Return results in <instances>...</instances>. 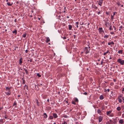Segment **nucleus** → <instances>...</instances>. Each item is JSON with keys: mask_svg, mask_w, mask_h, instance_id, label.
Returning a JSON list of instances; mask_svg holds the SVG:
<instances>
[{"mask_svg": "<svg viewBox=\"0 0 124 124\" xmlns=\"http://www.w3.org/2000/svg\"><path fill=\"white\" fill-rule=\"evenodd\" d=\"M6 90L7 92H5V94L7 95H10L11 94V90H9L8 87H6Z\"/></svg>", "mask_w": 124, "mask_h": 124, "instance_id": "1", "label": "nucleus"}, {"mask_svg": "<svg viewBox=\"0 0 124 124\" xmlns=\"http://www.w3.org/2000/svg\"><path fill=\"white\" fill-rule=\"evenodd\" d=\"M117 62L120 63L121 65H123L124 63V60H122L121 59L119 58L117 60Z\"/></svg>", "mask_w": 124, "mask_h": 124, "instance_id": "2", "label": "nucleus"}, {"mask_svg": "<svg viewBox=\"0 0 124 124\" xmlns=\"http://www.w3.org/2000/svg\"><path fill=\"white\" fill-rule=\"evenodd\" d=\"M113 123L114 124H116L117 122L118 121V120H119L118 118V117H116L115 118H113Z\"/></svg>", "mask_w": 124, "mask_h": 124, "instance_id": "3", "label": "nucleus"}, {"mask_svg": "<svg viewBox=\"0 0 124 124\" xmlns=\"http://www.w3.org/2000/svg\"><path fill=\"white\" fill-rule=\"evenodd\" d=\"M97 2H98V5H99L100 6H101L103 3V0H99V1H97Z\"/></svg>", "mask_w": 124, "mask_h": 124, "instance_id": "4", "label": "nucleus"}, {"mask_svg": "<svg viewBox=\"0 0 124 124\" xmlns=\"http://www.w3.org/2000/svg\"><path fill=\"white\" fill-rule=\"evenodd\" d=\"M117 12H114L113 13V15H111V19L113 20L114 19V16L116 15V14H117Z\"/></svg>", "mask_w": 124, "mask_h": 124, "instance_id": "5", "label": "nucleus"}, {"mask_svg": "<svg viewBox=\"0 0 124 124\" xmlns=\"http://www.w3.org/2000/svg\"><path fill=\"white\" fill-rule=\"evenodd\" d=\"M98 30H99V32H100V33L101 32H102L103 33L104 32V31L103 30L102 27H100Z\"/></svg>", "mask_w": 124, "mask_h": 124, "instance_id": "6", "label": "nucleus"}, {"mask_svg": "<svg viewBox=\"0 0 124 124\" xmlns=\"http://www.w3.org/2000/svg\"><path fill=\"white\" fill-rule=\"evenodd\" d=\"M103 118V117L102 116H99V122H100L102 121Z\"/></svg>", "mask_w": 124, "mask_h": 124, "instance_id": "7", "label": "nucleus"}, {"mask_svg": "<svg viewBox=\"0 0 124 124\" xmlns=\"http://www.w3.org/2000/svg\"><path fill=\"white\" fill-rule=\"evenodd\" d=\"M112 111L111 110H109L106 112L107 115L108 116H109L110 114L111 113Z\"/></svg>", "mask_w": 124, "mask_h": 124, "instance_id": "8", "label": "nucleus"}, {"mask_svg": "<svg viewBox=\"0 0 124 124\" xmlns=\"http://www.w3.org/2000/svg\"><path fill=\"white\" fill-rule=\"evenodd\" d=\"M42 116H43L44 118H46L47 117V115L46 113H44Z\"/></svg>", "mask_w": 124, "mask_h": 124, "instance_id": "9", "label": "nucleus"}, {"mask_svg": "<svg viewBox=\"0 0 124 124\" xmlns=\"http://www.w3.org/2000/svg\"><path fill=\"white\" fill-rule=\"evenodd\" d=\"M97 113L100 115H101V111L100 109H99L97 110Z\"/></svg>", "mask_w": 124, "mask_h": 124, "instance_id": "10", "label": "nucleus"}, {"mask_svg": "<svg viewBox=\"0 0 124 124\" xmlns=\"http://www.w3.org/2000/svg\"><path fill=\"white\" fill-rule=\"evenodd\" d=\"M53 116L54 118H55L58 117V116L56 113H54L53 114Z\"/></svg>", "mask_w": 124, "mask_h": 124, "instance_id": "11", "label": "nucleus"}, {"mask_svg": "<svg viewBox=\"0 0 124 124\" xmlns=\"http://www.w3.org/2000/svg\"><path fill=\"white\" fill-rule=\"evenodd\" d=\"M23 58H20L19 61V64L20 65H21L22 63V60Z\"/></svg>", "mask_w": 124, "mask_h": 124, "instance_id": "12", "label": "nucleus"}, {"mask_svg": "<svg viewBox=\"0 0 124 124\" xmlns=\"http://www.w3.org/2000/svg\"><path fill=\"white\" fill-rule=\"evenodd\" d=\"M92 7L94 8L95 9H98V7L95 6V5H92Z\"/></svg>", "mask_w": 124, "mask_h": 124, "instance_id": "13", "label": "nucleus"}, {"mask_svg": "<svg viewBox=\"0 0 124 124\" xmlns=\"http://www.w3.org/2000/svg\"><path fill=\"white\" fill-rule=\"evenodd\" d=\"M50 41V40L49 38L48 37H46V43H48V42H49Z\"/></svg>", "mask_w": 124, "mask_h": 124, "instance_id": "14", "label": "nucleus"}, {"mask_svg": "<svg viewBox=\"0 0 124 124\" xmlns=\"http://www.w3.org/2000/svg\"><path fill=\"white\" fill-rule=\"evenodd\" d=\"M15 105L16 106H15V108L16 107V105H17V103L16 102V101H14V102L13 103V106H14Z\"/></svg>", "mask_w": 124, "mask_h": 124, "instance_id": "15", "label": "nucleus"}, {"mask_svg": "<svg viewBox=\"0 0 124 124\" xmlns=\"http://www.w3.org/2000/svg\"><path fill=\"white\" fill-rule=\"evenodd\" d=\"M124 122L123 120V119H120L119 121V123L120 124H122Z\"/></svg>", "mask_w": 124, "mask_h": 124, "instance_id": "16", "label": "nucleus"}, {"mask_svg": "<svg viewBox=\"0 0 124 124\" xmlns=\"http://www.w3.org/2000/svg\"><path fill=\"white\" fill-rule=\"evenodd\" d=\"M79 24V23L78 22H77L75 23V25L76 26V27L77 28H78V25Z\"/></svg>", "mask_w": 124, "mask_h": 124, "instance_id": "17", "label": "nucleus"}, {"mask_svg": "<svg viewBox=\"0 0 124 124\" xmlns=\"http://www.w3.org/2000/svg\"><path fill=\"white\" fill-rule=\"evenodd\" d=\"M111 44H114V43L113 41H112L110 42H108V45H110Z\"/></svg>", "mask_w": 124, "mask_h": 124, "instance_id": "18", "label": "nucleus"}, {"mask_svg": "<svg viewBox=\"0 0 124 124\" xmlns=\"http://www.w3.org/2000/svg\"><path fill=\"white\" fill-rule=\"evenodd\" d=\"M99 98L100 100H102L104 98L103 95H101L100 96Z\"/></svg>", "mask_w": 124, "mask_h": 124, "instance_id": "19", "label": "nucleus"}, {"mask_svg": "<svg viewBox=\"0 0 124 124\" xmlns=\"http://www.w3.org/2000/svg\"><path fill=\"white\" fill-rule=\"evenodd\" d=\"M116 109L118 111H120L121 110V108L120 107H118L116 108Z\"/></svg>", "mask_w": 124, "mask_h": 124, "instance_id": "20", "label": "nucleus"}, {"mask_svg": "<svg viewBox=\"0 0 124 124\" xmlns=\"http://www.w3.org/2000/svg\"><path fill=\"white\" fill-rule=\"evenodd\" d=\"M7 5L9 6H11L13 4V3L12 2L11 4H10L9 2H8L7 3Z\"/></svg>", "mask_w": 124, "mask_h": 124, "instance_id": "21", "label": "nucleus"}, {"mask_svg": "<svg viewBox=\"0 0 124 124\" xmlns=\"http://www.w3.org/2000/svg\"><path fill=\"white\" fill-rule=\"evenodd\" d=\"M69 29L70 30H71L72 28V26L71 25H69Z\"/></svg>", "mask_w": 124, "mask_h": 124, "instance_id": "22", "label": "nucleus"}, {"mask_svg": "<svg viewBox=\"0 0 124 124\" xmlns=\"http://www.w3.org/2000/svg\"><path fill=\"white\" fill-rule=\"evenodd\" d=\"M53 117L52 116H49L48 119H53Z\"/></svg>", "mask_w": 124, "mask_h": 124, "instance_id": "23", "label": "nucleus"}, {"mask_svg": "<svg viewBox=\"0 0 124 124\" xmlns=\"http://www.w3.org/2000/svg\"><path fill=\"white\" fill-rule=\"evenodd\" d=\"M118 99L119 102L121 103L122 102V100L120 98H118Z\"/></svg>", "mask_w": 124, "mask_h": 124, "instance_id": "24", "label": "nucleus"}, {"mask_svg": "<svg viewBox=\"0 0 124 124\" xmlns=\"http://www.w3.org/2000/svg\"><path fill=\"white\" fill-rule=\"evenodd\" d=\"M26 34H27L26 33H23L22 36L23 37V38H25L26 36Z\"/></svg>", "mask_w": 124, "mask_h": 124, "instance_id": "25", "label": "nucleus"}, {"mask_svg": "<svg viewBox=\"0 0 124 124\" xmlns=\"http://www.w3.org/2000/svg\"><path fill=\"white\" fill-rule=\"evenodd\" d=\"M17 31L16 30H15L13 32V33H15L16 35L17 33Z\"/></svg>", "mask_w": 124, "mask_h": 124, "instance_id": "26", "label": "nucleus"}, {"mask_svg": "<svg viewBox=\"0 0 124 124\" xmlns=\"http://www.w3.org/2000/svg\"><path fill=\"white\" fill-rule=\"evenodd\" d=\"M118 53L119 54H122L123 53V50H119L118 51Z\"/></svg>", "mask_w": 124, "mask_h": 124, "instance_id": "27", "label": "nucleus"}, {"mask_svg": "<svg viewBox=\"0 0 124 124\" xmlns=\"http://www.w3.org/2000/svg\"><path fill=\"white\" fill-rule=\"evenodd\" d=\"M74 100L75 101V102H78V99L77 98H75V99H74Z\"/></svg>", "mask_w": 124, "mask_h": 124, "instance_id": "28", "label": "nucleus"}, {"mask_svg": "<svg viewBox=\"0 0 124 124\" xmlns=\"http://www.w3.org/2000/svg\"><path fill=\"white\" fill-rule=\"evenodd\" d=\"M90 50L89 49V50H88V49H87L85 52V54H87L89 53L90 52Z\"/></svg>", "mask_w": 124, "mask_h": 124, "instance_id": "29", "label": "nucleus"}, {"mask_svg": "<svg viewBox=\"0 0 124 124\" xmlns=\"http://www.w3.org/2000/svg\"><path fill=\"white\" fill-rule=\"evenodd\" d=\"M109 26H110L109 28V30L110 31H111L112 30V26L111 25V24H110V25H109Z\"/></svg>", "mask_w": 124, "mask_h": 124, "instance_id": "30", "label": "nucleus"}, {"mask_svg": "<svg viewBox=\"0 0 124 124\" xmlns=\"http://www.w3.org/2000/svg\"><path fill=\"white\" fill-rule=\"evenodd\" d=\"M109 116L110 117H113L114 116V115L113 113H111Z\"/></svg>", "mask_w": 124, "mask_h": 124, "instance_id": "31", "label": "nucleus"}, {"mask_svg": "<svg viewBox=\"0 0 124 124\" xmlns=\"http://www.w3.org/2000/svg\"><path fill=\"white\" fill-rule=\"evenodd\" d=\"M109 37L108 35H105L104 36V38H108Z\"/></svg>", "mask_w": 124, "mask_h": 124, "instance_id": "32", "label": "nucleus"}, {"mask_svg": "<svg viewBox=\"0 0 124 124\" xmlns=\"http://www.w3.org/2000/svg\"><path fill=\"white\" fill-rule=\"evenodd\" d=\"M71 103L72 104H73L74 105L76 104V103L75 102V101H71Z\"/></svg>", "mask_w": 124, "mask_h": 124, "instance_id": "33", "label": "nucleus"}, {"mask_svg": "<svg viewBox=\"0 0 124 124\" xmlns=\"http://www.w3.org/2000/svg\"><path fill=\"white\" fill-rule=\"evenodd\" d=\"M22 79L23 80V82L22 83V84H24L25 83V80L23 79V78H22Z\"/></svg>", "mask_w": 124, "mask_h": 124, "instance_id": "34", "label": "nucleus"}, {"mask_svg": "<svg viewBox=\"0 0 124 124\" xmlns=\"http://www.w3.org/2000/svg\"><path fill=\"white\" fill-rule=\"evenodd\" d=\"M3 123V119H0V123H1V124H2Z\"/></svg>", "mask_w": 124, "mask_h": 124, "instance_id": "35", "label": "nucleus"}, {"mask_svg": "<svg viewBox=\"0 0 124 124\" xmlns=\"http://www.w3.org/2000/svg\"><path fill=\"white\" fill-rule=\"evenodd\" d=\"M87 49H88V48L87 47H85L84 49V50H87Z\"/></svg>", "mask_w": 124, "mask_h": 124, "instance_id": "36", "label": "nucleus"}, {"mask_svg": "<svg viewBox=\"0 0 124 124\" xmlns=\"http://www.w3.org/2000/svg\"><path fill=\"white\" fill-rule=\"evenodd\" d=\"M109 11L108 12V11H106V14L107 15H109Z\"/></svg>", "mask_w": 124, "mask_h": 124, "instance_id": "37", "label": "nucleus"}, {"mask_svg": "<svg viewBox=\"0 0 124 124\" xmlns=\"http://www.w3.org/2000/svg\"><path fill=\"white\" fill-rule=\"evenodd\" d=\"M37 75L38 77H40L41 76V75L38 73L37 74Z\"/></svg>", "mask_w": 124, "mask_h": 124, "instance_id": "38", "label": "nucleus"}, {"mask_svg": "<svg viewBox=\"0 0 124 124\" xmlns=\"http://www.w3.org/2000/svg\"><path fill=\"white\" fill-rule=\"evenodd\" d=\"M62 124H67V123L65 121H64V122L62 123Z\"/></svg>", "mask_w": 124, "mask_h": 124, "instance_id": "39", "label": "nucleus"}, {"mask_svg": "<svg viewBox=\"0 0 124 124\" xmlns=\"http://www.w3.org/2000/svg\"><path fill=\"white\" fill-rule=\"evenodd\" d=\"M80 24L81 25H83L84 24V23L80 22Z\"/></svg>", "mask_w": 124, "mask_h": 124, "instance_id": "40", "label": "nucleus"}, {"mask_svg": "<svg viewBox=\"0 0 124 124\" xmlns=\"http://www.w3.org/2000/svg\"><path fill=\"white\" fill-rule=\"evenodd\" d=\"M37 101L36 102V103H37V105L38 106H39V102H38V100H37Z\"/></svg>", "mask_w": 124, "mask_h": 124, "instance_id": "41", "label": "nucleus"}, {"mask_svg": "<svg viewBox=\"0 0 124 124\" xmlns=\"http://www.w3.org/2000/svg\"><path fill=\"white\" fill-rule=\"evenodd\" d=\"M8 116H7V115H5V116H4V117L5 118V119H6L7 118H8Z\"/></svg>", "mask_w": 124, "mask_h": 124, "instance_id": "42", "label": "nucleus"}, {"mask_svg": "<svg viewBox=\"0 0 124 124\" xmlns=\"http://www.w3.org/2000/svg\"><path fill=\"white\" fill-rule=\"evenodd\" d=\"M117 4L118 6H120V2H117Z\"/></svg>", "mask_w": 124, "mask_h": 124, "instance_id": "43", "label": "nucleus"}, {"mask_svg": "<svg viewBox=\"0 0 124 124\" xmlns=\"http://www.w3.org/2000/svg\"><path fill=\"white\" fill-rule=\"evenodd\" d=\"M87 93L86 92H85L83 93V94L84 95H87Z\"/></svg>", "mask_w": 124, "mask_h": 124, "instance_id": "44", "label": "nucleus"}, {"mask_svg": "<svg viewBox=\"0 0 124 124\" xmlns=\"http://www.w3.org/2000/svg\"><path fill=\"white\" fill-rule=\"evenodd\" d=\"M25 71L26 72V74H28V71L27 70H25Z\"/></svg>", "mask_w": 124, "mask_h": 124, "instance_id": "45", "label": "nucleus"}, {"mask_svg": "<svg viewBox=\"0 0 124 124\" xmlns=\"http://www.w3.org/2000/svg\"><path fill=\"white\" fill-rule=\"evenodd\" d=\"M103 60H102V61H101V65H102V64H103Z\"/></svg>", "mask_w": 124, "mask_h": 124, "instance_id": "46", "label": "nucleus"}, {"mask_svg": "<svg viewBox=\"0 0 124 124\" xmlns=\"http://www.w3.org/2000/svg\"><path fill=\"white\" fill-rule=\"evenodd\" d=\"M58 17H59L58 19H59L61 20V19H60V17H61V16H60V15L59 16H58Z\"/></svg>", "mask_w": 124, "mask_h": 124, "instance_id": "47", "label": "nucleus"}, {"mask_svg": "<svg viewBox=\"0 0 124 124\" xmlns=\"http://www.w3.org/2000/svg\"><path fill=\"white\" fill-rule=\"evenodd\" d=\"M107 24H109V23H107L106 22V24H105V25L107 27Z\"/></svg>", "mask_w": 124, "mask_h": 124, "instance_id": "48", "label": "nucleus"}, {"mask_svg": "<svg viewBox=\"0 0 124 124\" xmlns=\"http://www.w3.org/2000/svg\"><path fill=\"white\" fill-rule=\"evenodd\" d=\"M110 34H114V32H111Z\"/></svg>", "mask_w": 124, "mask_h": 124, "instance_id": "49", "label": "nucleus"}, {"mask_svg": "<svg viewBox=\"0 0 124 124\" xmlns=\"http://www.w3.org/2000/svg\"><path fill=\"white\" fill-rule=\"evenodd\" d=\"M28 61H30V62H31L32 61V60L31 59L30 60H28Z\"/></svg>", "mask_w": 124, "mask_h": 124, "instance_id": "50", "label": "nucleus"}, {"mask_svg": "<svg viewBox=\"0 0 124 124\" xmlns=\"http://www.w3.org/2000/svg\"><path fill=\"white\" fill-rule=\"evenodd\" d=\"M104 92H106L107 91V90L106 89H104Z\"/></svg>", "mask_w": 124, "mask_h": 124, "instance_id": "51", "label": "nucleus"}, {"mask_svg": "<svg viewBox=\"0 0 124 124\" xmlns=\"http://www.w3.org/2000/svg\"><path fill=\"white\" fill-rule=\"evenodd\" d=\"M101 13V12H98L97 14L99 15Z\"/></svg>", "mask_w": 124, "mask_h": 124, "instance_id": "52", "label": "nucleus"}, {"mask_svg": "<svg viewBox=\"0 0 124 124\" xmlns=\"http://www.w3.org/2000/svg\"><path fill=\"white\" fill-rule=\"evenodd\" d=\"M63 39H66V37H63Z\"/></svg>", "mask_w": 124, "mask_h": 124, "instance_id": "53", "label": "nucleus"}, {"mask_svg": "<svg viewBox=\"0 0 124 124\" xmlns=\"http://www.w3.org/2000/svg\"><path fill=\"white\" fill-rule=\"evenodd\" d=\"M102 44H105V42L104 41H103L102 42Z\"/></svg>", "mask_w": 124, "mask_h": 124, "instance_id": "54", "label": "nucleus"}, {"mask_svg": "<svg viewBox=\"0 0 124 124\" xmlns=\"http://www.w3.org/2000/svg\"><path fill=\"white\" fill-rule=\"evenodd\" d=\"M43 85L42 84H40L39 85V86H42Z\"/></svg>", "mask_w": 124, "mask_h": 124, "instance_id": "55", "label": "nucleus"}, {"mask_svg": "<svg viewBox=\"0 0 124 124\" xmlns=\"http://www.w3.org/2000/svg\"><path fill=\"white\" fill-rule=\"evenodd\" d=\"M108 91V92H109L110 91V89H108L107 90V91Z\"/></svg>", "mask_w": 124, "mask_h": 124, "instance_id": "56", "label": "nucleus"}, {"mask_svg": "<svg viewBox=\"0 0 124 124\" xmlns=\"http://www.w3.org/2000/svg\"><path fill=\"white\" fill-rule=\"evenodd\" d=\"M28 86H26V89L27 90H28Z\"/></svg>", "mask_w": 124, "mask_h": 124, "instance_id": "57", "label": "nucleus"}, {"mask_svg": "<svg viewBox=\"0 0 124 124\" xmlns=\"http://www.w3.org/2000/svg\"><path fill=\"white\" fill-rule=\"evenodd\" d=\"M124 27H123L122 26H120V27H119L120 28H123Z\"/></svg>", "mask_w": 124, "mask_h": 124, "instance_id": "58", "label": "nucleus"}, {"mask_svg": "<svg viewBox=\"0 0 124 124\" xmlns=\"http://www.w3.org/2000/svg\"><path fill=\"white\" fill-rule=\"evenodd\" d=\"M106 54L108 53H110V52L108 50L106 52Z\"/></svg>", "mask_w": 124, "mask_h": 124, "instance_id": "59", "label": "nucleus"}, {"mask_svg": "<svg viewBox=\"0 0 124 124\" xmlns=\"http://www.w3.org/2000/svg\"><path fill=\"white\" fill-rule=\"evenodd\" d=\"M25 52L26 53H27L28 50H26L25 51Z\"/></svg>", "mask_w": 124, "mask_h": 124, "instance_id": "60", "label": "nucleus"}, {"mask_svg": "<svg viewBox=\"0 0 124 124\" xmlns=\"http://www.w3.org/2000/svg\"><path fill=\"white\" fill-rule=\"evenodd\" d=\"M106 54H107L106 53V52H105L104 53L103 55L105 56L106 55Z\"/></svg>", "mask_w": 124, "mask_h": 124, "instance_id": "61", "label": "nucleus"}, {"mask_svg": "<svg viewBox=\"0 0 124 124\" xmlns=\"http://www.w3.org/2000/svg\"><path fill=\"white\" fill-rule=\"evenodd\" d=\"M119 31H120L121 32H122V31L121 30V28H120L119 29Z\"/></svg>", "mask_w": 124, "mask_h": 124, "instance_id": "62", "label": "nucleus"}, {"mask_svg": "<svg viewBox=\"0 0 124 124\" xmlns=\"http://www.w3.org/2000/svg\"><path fill=\"white\" fill-rule=\"evenodd\" d=\"M14 21L15 22H17V20L16 19H15L14 20Z\"/></svg>", "mask_w": 124, "mask_h": 124, "instance_id": "63", "label": "nucleus"}, {"mask_svg": "<svg viewBox=\"0 0 124 124\" xmlns=\"http://www.w3.org/2000/svg\"><path fill=\"white\" fill-rule=\"evenodd\" d=\"M47 101L48 102H49V99H48L47 100Z\"/></svg>", "mask_w": 124, "mask_h": 124, "instance_id": "64", "label": "nucleus"}]
</instances>
